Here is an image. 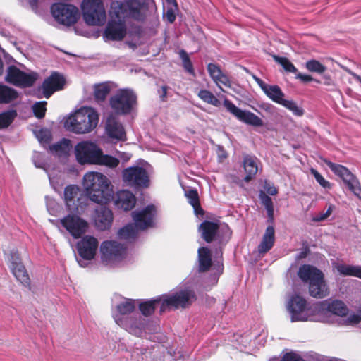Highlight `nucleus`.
Masks as SVG:
<instances>
[{
  "instance_id": "1",
  "label": "nucleus",
  "mask_w": 361,
  "mask_h": 361,
  "mask_svg": "<svg viewBox=\"0 0 361 361\" xmlns=\"http://www.w3.org/2000/svg\"><path fill=\"white\" fill-rule=\"evenodd\" d=\"M145 6L142 0H126L123 2L113 1L109 11L110 20L104 32V37L109 40L121 41L126 35V19L131 18L142 20L141 11Z\"/></svg>"
},
{
  "instance_id": "2",
  "label": "nucleus",
  "mask_w": 361,
  "mask_h": 361,
  "mask_svg": "<svg viewBox=\"0 0 361 361\" xmlns=\"http://www.w3.org/2000/svg\"><path fill=\"white\" fill-rule=\"evenodd\" d=\"M83 186L90 200L97 204H106L114 198L113 185L101 173H87L83 178Z\"/></svg>"
},
{
  "instance_id": "3",
  "label": "nucleus",
  "mask_w": 361,
  "mask_h": 361,
  "mask_svg": "<svg viewBox=\"0 0 361 361\" xmlns=\"http://www.w3.org/2000/svg\"><path fill=\"white\" fill-rule=\"evenodd\" d=\"M99 122V114L92 107H82L71 115L64 123L65 128L74 133L84 134L93 130Z\"/></svg>"
},
{
  "instance_id": "4",
  "label": "nucleus",
  "mask_w": 361,
  "mask_h": 361,
  "mask_svg": "<svg viewBox=\"0 0 361 361\" xmlns=\"http://www.w3.org/2000/svg\"><path fill=\"white\" fill-rule=\"evenodd\" d=\"M197 299L194 291L191 290H181L172 294L164 295L161 297L162 302L160 312L166 310L186 309L192 305Z\"/></svg>"
},
{
  "instance_id": "5",
  "label": "nucleus",
  "mask_w": 361,
  "mask_h": 361,
  "mask_svg": "<svg viewBox=\"0 0 361 361\" xmlns=\"http://www.w3.org/2000/svg\"><path fill=\"white\" fill-rule=\"evenodd\" d=\"M109 105L118 115L130 114L137 105V96L128 89H119L109 99Z\"/></svg>"
},
{
  "instance_id": "6",
  "label": "nucleus",
  "mask_w": 361,
  "mask_h": 361,
  "mask_svg": "<svg viewBox=\"0 0 361 361\" xmlns=\"http://www.w3.org/2000/svg\"><path fill=\"white\" fill-rule=\"evenodd\" d=\"M81 8L83 19L88 25H103L106 20L102 0H83Z\"/></svg>"
},
{
  "instance_id": "7",
  "label": "nucleus",
  "mask_w": 361,
  "mask_h": 361,
  "mask_svg": "<svg viewBox=\"0 0 361 361\" xmlns=\"http://www.w3.org/2000/svg\"><path fill=\"white\" fill-rule=\"evenodd\" d=\"M321 160L326 164L331 171L341 178L348 188L358 198L361 199V186L356 176L345 166L333 163L326 158L321 157Z\"/></svg>"
},
{
  "instance_id": "8",
  "label": "nucleus",
  "mask_w": 361,
  "mask_h": 361,
  "mask_svg": "<svg viewBox=\"0 0 361 361\" xmlns=\"http://www.w3.org/2000/svg\"><path fill=\"white\" fill-rule=\"evenodd\" d=\"M51 13L59 23L66 26L73 25L79 18L78 8L68 4L55 3L52 4Z\"/></svg>"
},
{
  "instance_id": "9",
  "label": "nucleus",
  "mask_w": 361,
  "mask_h": 361,
  "mask_svg": "<svg viewBox=\"0 0 361 361\" xmlns=\"http://www.w3.org/2000/svg\"><path fill=\"white\" fill-rule=\"evenodd\" d=\"M101 148L91 141H82L75 146L77 161L80 164H94L101 151Z\"/></svg>"
},
{
  "instance_id": "10",
  "label": "nucleus",
  "mask_w": 361,
  "mask_h": 361,
  "mask_svg": "<svg viewBox=\"0 0 361 361\" xmlns=\"http://www.w3.org/2000/svg\"><path fill=\"white\" fill-rule=\"evenodd\" d=\"M123 180L135 188H146L149 185V178L145 169L141 166H130L122 173Z\"/></svg>"
},
{
  "instance_id": "11",
  "label": "nucleus",
  "mask_w": 361,
  "mask_h": 361,
  "mask_svg": "<svg viewBox=\"0 0 361 361\" xmlns=\"http://www.w3.org/2000/svg\"><path fill=\"white\" fill-rule=\"evenodd\" d=\"M101 259L103 262L121 261L126 254V247L114 240H106L100 245Z\"/></svg>"
},
{
  "instance_id": "12",
  "label": "nucleus",
  "mask_w": 361,
  "mask_h": 361,
  "mask_svg": "<svg viewBox=\"0 0 361 361\" xmlns=\"http://www.w3.org/2000/svg\"><path fill=\"white\" fill-rule=\"evenodd\" d=\"M37 80L35 73H27L14 65L9 66L6 71L5 80L17 87H32Z\"/></svg>"
},
{
  "instance_id": "13",
  "label": "nucleus",
  "mask_w": 361,
  "mask_h": 361,
  "mask_svg": "<svg viewBox=\"0 0 361 361\" xmlns=\"http://www.w3.org/2000/svg\"><path fill=\"white\" fill-rule=\"evenodd\" d=\"M61 226L75 239L80 238L87 231V221L76 214H68L60 220Z\"/></svg>"
},
{
  "instance_id": "14",
  "label": "nucleus",
  "mask_w": 361,
  "mask_h": 361,
  "mask_svg": "<svg viewBox=\"0 0 361 361\" xmlns=\"http://www.w3.org/2000/svg\"><path fill=\"white\" fill-rule=\"evenodd\" d=\"M287 310L289 312L292 322L307 321V302L305 298L299 294H293L288 301Z\"/></svg>"
},
{
  "instance_id": "15",
  "label": "nucleus",
  "mask_w": 361,
  "mask_h": 361,
  "mask_svg": "<svg viewBox=\"0 0 361 361\" xmlns=\"http://www.w3.org/2000/svg\"><path fill=\"white\" fill-rule=\"evenodd\" d=\"M223 104L227 111L240 121L254 127L263 126V121L254 113L242 110L228 99H225Z\"/></svg>"
},
{
  "instance_id": "16",
  "label": "nucleus",
  "mask_w": 361,
  "mask_h": 361,
  "mask_svg": "<svg viewBox=\"0 0 361 361\" xmlns=\"http://www.w3.org/2000/svg\"><path fill=\"white\" fill-rule=\"evenodd\" d=\"M65 85L66 78L62 73L57 71L51 72L39 88V91H42V95L37 97L49 99L54 92L62 90Z\"/></svg>"
},
{
  "instance_id": "17",
  "label": "nucleus",
  "mask_w": 361,
  "mask_h": 361,
  "mask_svg": "<svg viewBox=\"0 0 361 361\" xmlns=\"http://www.w3.org/2000/svg\"><path fill=\"white\" fill-rule=\"evenodd\" d=\"M10 268L16 279L24 286L30 289V279L25 267L22 262L20 254L18 251H11L10 253Z\"/></svg>"
},
{
  "instance_id": "18",
  "label": "nucleus",
  "mask_w": 361,
  "mask_h": 361,
  "mask_svg": "<svg viewBox=\"0 0 361 361\" xmlns=\"http://www.w3.org/2000/svg\"><path fill=\"white\" fill-rule=\"evenodd\" d=\"M156 213V208L153 204L147 205L141 211L132 212V217L135 226L139 230L144 231L154 224V218Z\"/></svg>"
},
{
  "instance_id": "19",
  "label": "nucleus",
  "mask_w": 361,
  "mask_h": 361,
  "mask_svg": "<svg viewBox=\"0 0 361 361\" xmlns=\"http://www.w3.org/2000/svg\"><path fill=\"white\" fill-rule=\"evenodd\" d=\"M99 243L96 238L85 235L76 244L78 255L85 260L94 258L98 249Z\"/></svg>"
},
{
  "instance_id": "20",
  "label": "nucleus",
  "mask_w": 361,
  "mask_h": 361,
  "mask_svg": "<svg viewBox=\"0 0 361 361\" xmlns=\"http://www.w3.org/2000/svg\"><path fill=\"white\" fill-rule=\"evenodd\" d=\"M100 205L95 209L94 225L97 229L106 231L109 229L112 225L114 220L113 212L109 208L104 206V204Z\"/></svg>"
},
{
  "instance_id": "21",
  "label": "nucleus",
  "mask_w": 361,
  "mask_h": 361,
  "mask_svg": "<svg viewBox=\"0 0 361 361\" xmlns=\"http://www.w3.org/2000/svg\"><path fill=\"white\" fill-rule=\"evenodd\" d=\"M140 316L118 318L116 323L132 334L138 335L145 329V324Z\"/></svg>"
},
{
  "instance_id": "22",
  "label": "nucleus",
  "mask_w": 361,
  "mask_h": 361,
  "mask_svg": "<svg viewBox=\"0 0 361 361\" xmlns=\"http://www.w3.org/2000/svg\"><path fill=\"white\" fill-rule=\"evenodd\" d=\"M309 293L312 297L319 299L329 295V288L325 281L324 274L309 283Z\"/></svg>"
},
{
  "instance_id": "23",
  "label": "nucleus",
  "mask_w": 361,
  "mask_h": 361,
  "mask_svg": "<svg viewBox=\"0 0 361 361\" xmlns=\"http://www.w3.org/2000/svg\"><path fill=\"white\" fill-rule=\"evenodd\" d=\"M106 130L108 135L118 140H126V132L123 125L114 116H109L106 122Z\"/></svg>"
},
{
  "instance_id": "24",
  "label": "nucleus",
  "mask_w": 361,
  "mask_h": 361,
  "mask_svg": "<svg viewBox=\"0 0 361 361\" xmlns=\"http://www.w3.org/2000/svg\"><path fill=\"white\" fill-rule=\"evenodd\" d=\"M319 305L321 310H327L339 317L346 316L349 311L347 305L339 300H324L320 302Z\"/></svg>"
},
{
  "instance_id": "25",
  "label": "nucleus",
  "mask_w": 361,
  "mask_h": 361,
  "mask_svg": "<svg viewBox=\"0 0 361 361\" xmlns=\"http://www.w3.org/2000/svg\"><path fill=\"white\" fill-rule=\"evenodd\" d=\"M114 203L118 208L124 211H130L135 205L136 197L129 190H121L117 192Z\"/></svg>"
},
{
  "instance_id": "26",
  "label": "nucleus",
  "mask_w": 361,
  "mask_h": 361,
  "mask_svg": "<svg viewBox=\"0 0 361 361\" xmlns=\"http://www.w3.org/2000/svg\"><path fill=\"white\" fill-rule=\"evenodd\" d=\"M79 189L78 186L70 185L65 188L64 190V199L66 207L68 211L71 213L78 212V197Z\"/></svg>"
},
{
  "instance_id": "27",
  "label": "nucleus",
  "mask_w": 361,
  "mask_h": 361,
  "mask_svg": "<svg viewBox=\"0 0 361 361\" xmlns=\"http://www.w3.org/2000/svg\"><path fill=\"white\" fill-rule=\"evenodd\" d=\"M219 229V224L218 223L207 220L202 222L199 227L202 238L207 243H210L214 240Z\"/></svg>"
},
{
  "instance_id": "28",
  "label": "nucleus",
  "mask_w": 361,
  "mask_h": 361,
  "mask_svg": "<svg viewBox=\"0 0 361 361\" xmlns=\"http://www.w3.org/2000/svg\"><path fill=\"white\" fill-rule=\"evenodd\" d=\"M275 242V229L272 224L268 226L263 235L262 240L258 245L257 250L260 254L269 252L274 246Z\"/></svg>"
},
{
  "instance_id": "29",
  "label": "nucleus",
  "mask_w": 361,
  "mask_h": 361,
  "mask_svg": "<svg viewBox=\"0 0 361 361\" xmlns=\"http://www.w3.org/2000/svg\"><path fill=\"white\" fill-rule=\"evenodd\" d=\"M324 273L316 267L310 264H302L299 267L298 276L304 283H310Z\"/></svg>"
},
{
  "instance_id": "30",
  "label": "nucleus",
  "mask_w": 361,
  "mask_h": 361,
  "mask_svg": "<svg viewBox=\"0 0 361 361\" xmlns=\"http://www.w3.org/2000/svg\"><path fill=\"white\" fill-rule=\"evenodd\" d=\"M257 159L255 156L246 154L243 157V167L245 171L244 180L247 183L252 180L258 171Z\"/></svg>"
},
{
  "instance_id": "31",
  "label": "nucleus",
  "mask_w": 361,
  "mask_h": 361,
  "mask_svg": "<svg viewBox=\"0 0 361 361\" xmlns=\"http://www.w3.org/2000/svg\"><path fill=\"white\" fill-rule=\"evenodd\" d=\"M199 271L205 272L212 265V253L209 248L201 247L198 249Z\"/></svg>"
},
{
  "instance_id": "32",
  "label": "nucleus",
  "mask_w": 361,
  "mask_h": 361,
  "mask_svg": "<svg viewBox=\"0 0 361 361\" xmlns=\"http://www.w3.org/2000/svg\"><path fill=\"white\" fill-rule=\"evenodd\" d=\"M120 164V160L110 154H104L102 149H101L94 165L105 166L110 169H114Z\"/></svg>"
},
{
  "instance_id": "33",
  "label": "nucleus",
  "mask_w": 361,
  "mask_h": 361,
  "mask_svg": "<svg viewBox=\"0 0 361 361\" xmlns=\"http://www.w3.org/2000/svg\"><path fill=\"white\" fill-rule=\"evenodd\" d=\"M18 97V93L15 89L0 83V104H9Z\"/></svg>"
},
{
  "instance_id": "34",
  "label": "nucleus",
  "mask_w": 361,
  "mask_h": 361,
  "mask_svg": "<svg viewBox=\"0 0 361 361\" xmlns=\"http://www.w3.org/2000/svg\"><path fill=\"white\" fill-rule=\"evenodd\" d=\"M110 91L111 87L107 83L95 85L94 87V98L95 102L99 104H103L106 101Z\"/></svg>"
},
{
  "instance_id": "35",
  "label": "nucleus",
  "mask_w": 361,
  "mask_h": 361,
  "mask_svg": "<svg viewBox=\"0 0 361 361\" xmlns=\"http://www.w3.org/2000/svg\"><path fill=\"white\" fill-rule=\"evenodd\" d=\"M118 235L121 240L134 241L137 237V228L133 224H128L118 231Z\"/></svg>"
},
{
  "instance_id": "36",
  "label": "nucleus",
  "mask_w": 361,
  "mask_h": 361,
  "mask_svg": "<svg viewBox=\"0 0 361 361\" xmlns=\"http://www.w3.org/2000/svg\"><path fill=\"white\" fill-rule=\"evenodd\" d=\"M336 268L341 275L355 276L361 279V266L337 264Z\"/></svg>"
},
{
  "instance_id": "37",
  "label": "nucleus",
  "mask_w": 361,
  "mask_h": 361,
  "mask_svg": "<svg viewBox=\"0 0 361 361\" xmlns=\"http://www.w3.org/2000/svg\"><path fill=\"white\" fill-rule=\"evenodd\" d=\"M264 94L273 102L280 104L284 97V93L282 92L280 87L277 85H267L266 88L263 90Z\"/></svg>"
},
{
  "instance_id": "38",
  "label": "nucleus",
  "mask_w": 361,
  "mask_h": 361,
  "mask_svg": "<svg viewBox=\"0 0 361 361\" xmlns=\"http://www.w3.org/2000/svg\"><path fill=\"white\" fill-rule=\"evenodd\" d=\"M185 196L188 200V202L192 206L195 213L197 215H203L204 212L200 205L197 190L196 189H190L185 192Z\"/></svg>"
},
{
  "instance_id": "39",
  "label": "nucleus",
  "mask_w": 361,
  "mask_h": 361,
  "mask_svg": "<svg viewBox=\"0 0 361 361\" xmlns=\"http://www.w3.org/2000/svg\"><path fill=\"white\" fill-rule=\"evenodd\" d=\"M71 142L69 139L63 138L59 142L51 145L50 150L59 156L68 154L71 149Z\"/></svg>"
},
{
  "instance_id": "40",
  "label": "nucleus",
  "mask_w": 361,
  "mask_h": 361,
  "mask_svg": "<svg viewBox=\"0 0 361 361\" xmlns=\"http://www.w3.org/2000/svg\"><path fill=\"white\" fill-rule=\"evenodd\" d=\"M161 302H162L161 297L140 302L139 310L144 316H151L154 312L157 305Z\"/></svg>"
},
{
  "instance_id": "41",
  "label": "nucleus",
  "mask_w": 361,
  "mask_h": 361,
  "mask_svg": "<svg viewBox=\"0 0 361 361\" xmlns=\"http://www.w3.org/2000/svg\"><path fill=\"white\" fill-rule=\"evenodd\" d=\"M259 197L262 204L265 207L267 216L268 221L273 224L274 221V204L271 198L266 195L264 192L261 191L259 193Z\"/></svg>"
},
{
  "instance_id": "42",
  "label": "nucleus",
  "mask_w": 361,
  "mask_h": 361,
  "mask_svg": "<svg viewBox=\"0 0 361 361\" xmlns=\"http://www.w3.org/2000/svg\"><path fill=\"white\" fill-rule=\"evenodd\" d=\"M17 116L16 110H8L0 113V130L8 127Z\"/></svg>"
},
{
  "instance_id": "43",
  "label": "nucleus",
  "mask_w": 361,
  "mask_h": 361,
  "mask_svg": "<svg viewBox=\"0 0 361 361\" xmlns=\"http://www.w3.org/2000/svg\"><path fill=\"white\" fill-rule=\"evenodd\" d=\"M273 59L276 63L280 64L283 68L285 71H286L288 73H295V74L298 73L297 68L286 57H282V56H279L277 55H273Z\"/></svg>"
},
{
  "instance_id": "44",
  "label": "nucleus",
  "mask_w": 361,
  "mask_h": 361,
  "mask_svg": "<svg viewBox=\"0 0 361 361\" xmlns=\"http://www.w3.org/2000/svg\"><path fill=\"white\" fill-rule=\"evenodd\" d=\"M197 96L204 102L214 106H219L221 104L220 101L209 90H201L198 92Z\"/></svg>"
},
{
  "instance_id": "45",
  "label": "nucleus",
  "mask_w": 361,
  "mask_h": 361,
  "mask_svg": "<svg viewBox=\"0 0 361 361\" xmlns=\"http://www.w3.org/2000/svg\"><path fill=\"white\" fill-rule=\"evenodd\" d=\"M135 308V301L132 299H128L116 306L117 311L122 315L130 314L134 311Z\"/></svg>"
},
{
  "instance_id": "46",
  "label": "nucleus",
  "mask_w": 361,
  "mask_h": 361,
  "mask_svg": "<svg viewBox=\"0 0 361 361\" xmlns=\"http://www.w3.org/2000/svg\"><path fill=\"white\" fill-rule=\"evenodd\" d=\"M46 101L37 102L32 105V111L36 118L38 119L44 118L47 111Z\"/></svg>"
},
{
  "instance_id": "47",
  "label": "nucleus",
  "mask_w": 361,
  "mask_h": 361,
  "mask_svg": "<svg viewBox=\"0 0 361 361\" xmlns=\"http://www.w3.org/2000/svg\"><path fill=\"white\" fill-rule=\"evenodd\" d=\"M306 68L310 72L323 73L326 70V67L322 64L319 61L311 59L306 62Z\"/></svg>"
},
{
  "instance_id": "48",
  "label": "nucleus",
  "mask_w": 361,
  "mask_h": 361,
  "mask_svg": "<svg viewBox=\"0 0 361 361\" xmlns=\"http://www.w3.org/2000/svg\"><path fill=\"white\" fill-rule=\"evenodd\" d=\"M280 104L291 111L294 115L298 116H301L304 114V110L299 107L297 104L293 100H286L285 99H283Z\"/></svg>"
},
{
  "instance_id": "49",
  "label": "nucleus",
  "mask_w": 361,
  "mask_h": 361,
  "mask_svg": "<svg viewBox=\"0 0 361 361\" xmlns=\"http://www.w3.org/2000/svg\"><path fill=\"white\" fill-rule=\"evenodd\" d=\"M180 56L182 59L184 69L190 74L195 75V74L193 65L187 52L184 50H180Z\"/></svg>"
},
{
  "instance_id": "50",
  "label": "nucleus",
  "mask_w": 361,
  "mask_h": 361,
  "mask_svg": "<svg viewBox=\"0 0 361 361\" xmlns=\"http://www.w3.org/2000/svg\"><path fill=\"white\" fill-rule=\"evenodd\" d=\"M311 174L314 176L317 183L324 188L331 189V184L326 180L316 169H310Z\"/></svg>"
},
{
  "instance_id": "51",
  "label": "nucleus",
  "mask_w": 361,
  "mask_h": 361,
  "mask_svg": "<svg viewBox=\"0 0 361 361\" xmlns=\"http://www.w3.org/2000/svg\"><path fill=\"white\" fill-rule=\"evenodd\" d=\"M207 71L213 80L222 73L221 68L218 65L212 63L207 65Z\"/></svg>"
},
{
  "instance_id": "52",
  "label": "nucleus",
  "mask_w": 361,
  "mask_h": 361,
  "mask_svg": "<svg viewBox=\"0 0 361 361\" xmlns=\"http://www.w3.org/2000/svg\"><path fill=\"white\" fill-rule=\"evenodd\" d=\"M214 82L220 89H221L220 84H222L226 87H231V82L229 78L226 74L223 73V72L214 79Z\"/></svg>"
},
{
  "instance_id": "53",
  "label": "nucleus",
  "mask_w": 361,
  "mask_h": 361,
  "mask_svg": "<svg viewBox=\"0 0 361 361\" xmlns=\"http://www.w3.org/2000/svg\"><path fill=\"white\" fill-rule=\"evenodd\" d=\"M281 361H305L304 359L298 354L290 352L286 353L282 357Z\"/></svg>"
},
{
  "instance_id": "54",
  "label": "nucleus",
  "mask_w": 361,
  "mask_h": 361,
  "mask_svg": "<svg viewBox=\"0 0 361 361\" xmlns=\"http://www.w3.org/2000/svg\"><path fill=\"white\" fill-rule=\"evenodd\" d=\"M360 322H361V316H360L358 314H353L350 315L344 321V324L345 325L353 326V325L359 324Z\"/></svg>"
},
{
  "instance_id": "55",
  "label": "nucleus",
  "mask_w": 361,
  "mask_h": 361,
  "mask_svg": "<svg viewBox=\"0 0 361 361\" xmlns=\"http://www.w3.org/2000/svg\"><path fill=\"white\" fill-rule=\"evenodd\" d=\"M295 78L300 79L303 82H311V81H313V80L316 81L318 83L320 82L319 80H314L312 77V75H306V74H302V73H296Z\"/></svg>"
},
{
  "instance_id": "56",
  "label": "nucleus",
  "mask_w": 361,
  "mask_h": 361,
  "mask_svg": "<svg viewBox=\"0 0 361 361\" xmlns=\"http://www.w3.org/2000/svg\"><path fill=\"white\" fill-rule=\"evenodd\" d=\"M264 189L270 195H276L278 193L277 188L270 183L265 182Z\"/></svg>"
},
{
  "instance_id": "57",
  "label": "nucleus",
  "mask_w": 361,
  "mask_h": 361,
  "mask_svg": "<svg viewBox=\"0 0 361 361\" xmlns=\"http://www.w3.org/2000/svg\"><path fill=\"white\" fill-rule=\"evenodd\" d=\"M168 90L169 87L167 85H163L161 87L160 90H158L159 98L161 102L166 101Z\"/></svg>"
},
{
  "instance_id": "58",
  "label": "nucleus",
  "mask_w": 361,
  "mask_h": 361,
  "mask_svg": "<svg viewBox=\"0 0 361 361\" xmlns=\"http://www.w3.org/2000/svg\"><path fill=\"white\" fill-rule=\"evenodd\" d=\"M310 250L309 247L305 246V247H303L302 251L298 254V255L297 256V259H302L306 258L307 256L308 255V254L310 253Z\"/></svg>"
},
{
  "instance_id": "59",
  "label": "nucleus",
  "mask_w": 361,
  "mask_h": 361,
  "mask_svg": "<svg viewBox=\"0 0 361 361\" xmlns=\"http://www.w3.org/2000/svg\"><path fill=\"white\" fill-rule=\"evenodd\" d=\"M332 213V206H329L326 212L322 214H321L319 216H318L316 220L317 221H323L326 219L327 217H329Z\"/></svg>"
},
{
  "instance_id": "60",
  "label": "nucleus",
  "mask_w": 361,
  "mask_h": 361,
  "mask_svg": "<svg viewBox=\"0 0 361 361\" xmlns=\"http://www.w3.org/2000/svg\"><path fill=\"white\" fill-rule=\"evenodd\" d=\"M343 69L345 72H347L348 74L352 75L355 80H357V82H359L361 84V77L359 75L354 73L350 69H349L346 67H343Z\"/></svg>"
},
{
  "instance_id": "61",
  "label": "nucleus",
  "mask_w": 361,
  "mask_h": 361,
  "mask_svg": "<svg viewBox=\"0 0 361 361\" xmlns=\"http://www.w3.org/2000/svg\"><path fill=\"white\" fill-rule=\"evenodd\" d=\"M253 79L257 83V85L260 87V88L262 90V91L266 88V87L268 85L256 75H253Z\"/></svg>"
},
{
  "instance_id": "62",
  "label": "nucleus",
  "mask_w": 361,
  "mask_h": 361,
  "mask_svg": "<svg viewBox=\"0 0 361 361\" xmlns=\"http://www.w3.org/2000/svg\"><path fill=\"white\" fill-rule=\"evenodd\" d=\"M29 5L33 11H37L38 8V0H30Z\"/></svg>"
},
{
  "instance_id": "63",
  "label": "nucleus",
  "mask_w": 361,
  "mask_h": 361,
  "mask_svg": "<svg viewBox=\"0 0 361 361\" xmlns=\"http://www.w3.org/2000/svg\"><path fill=\"white\" fill-rule=\"evenodd\" d=\"M324 85H328V86L334 85L333 80L329 75H324Z\"/></svg>"
},
{
  "instance_id": "64",
  "label": "nucleus",
  "mask_w": 361,
  "mask_h": 361,
  "mask_svg": "<svg viewBox=\"0 0 361 361\" xmlns=\"http://www.w3.org/2000/svg\"><path fill=\"white\" fill-rule=\"evenodd\" d=\"M219 157L221 159H226L227 157L226 152L223 149L222 147H219Z\"/></svg>"
}]
</instances>
